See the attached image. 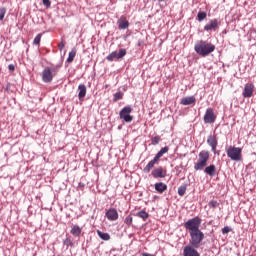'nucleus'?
I'll return each instance as SVG.
<instances>
[{
	"label": "nucleus",
	"mask_w": 256,
	"mask_h": 256,
	"mask_svg": "<svg viewBox=\"0 0 256 256\" xmlns=\"http://www.w3.org/2000/svg\"><path fill=\"white\" fill-rule=\"evenodd\" d=\"M194 50L200 57H207L215 51V45L205 40H200L195 44Z\"/></svg>",
	"instance_id": "1"
},
{
	"label": "nucleus",
	"mask_w": 256,
	"mask_h": 256,
	"mask_svg": "<svg viewBox=\"0 0 256 256\" xmlns=\"http://www.w3.org/2000/svg\"><path fill=\"white\" fill-rule=\"evenodd\" d=\"M165 153H169V146H165L160 149V151L155 155V157L146 165L143 169L144 173H149L155 165L159 163V159L165 155Z\"/></svg>",
	"instance_id": "2"
},
{
	"label": "nucleus",
	"mask_w": 256,
	"mask_h": 256,
	"mask_svg": "<svg viewBox=\"0 0 256 256\" xmlns=\"http://www.w3.org/2000/svg\"><path fill=\"white\" fill-rule=\"evenodd\" d=\"M207 161H209V151H201L198 154V160L194 164L195 171H203L207 167Z\"/></svg>",
	"instance_id": "3"
},
{
	"label": "nucleus",
	"mask_w": 256,
	"mask_h": 256,
	"mask_svg": "<svg viewBox=\"0 0 256 256\" xmlns=\"http://www.w3.org/2000/svg\"><path fill=\"white\" fill-rule=\"evenodd\" d=\"M190 246L199 248L201 247V243H203V239H205V233L201 230H196L194 232H190Z\"/></svg>",
	"instance_id": "4"
},
{
	"label": "nucleus",
	"mask_w": 256,
	"mask_h": 256,
	"mask_svg": "<svg viewBox=\"0 0 256 256\" xmlns=\"http://www.w3.org/2000/svg\"><path fill=\"white\" fill-rule=\"evenodd\" d=\"M242 153L243 149L240 147L229 146L226 149V155L231 161H241L243 159Z\"/></svg>",
	"instance_id": "5"
},
{
	"label": "nucleus",
	"mask_w": 256,
	"mask_h": 256,
	"mask_svg": "<svg viewBox=\"0 0 256 256\" xmlns=\"http://www.w3.org/2000/svg\"><path fill=\"white\" fill-rule=\"evenodd\" d=\"M201 218L199 216H196L192 219H189L184 223V228L186 231H189V233H193L195 231H199V227H201Z\"/></svg>",
	"instance_id": "6"
},
{
	"label": "nucleus",
	"mask_w": 256,
	"mask_h": 256,
	"mask_svg": "<svg viewBox=\"0 0 256 256\" xmlns=\"http://www.w3.org/2000/svg\"><path fill=\"white\" fill-rule=\"evenodd\" d=\"M132 111L133 108H131V106H125L122 108L119 113L120 119H123L125 123H131V121H133V116L131 115Z\"/></svg>",
	"instance_id": "7"
},
{
	"label": "nucleus",
	"mask_w": 256,
	"mask_h": 256,
	"mask_svg": "<svg viewBox=\"0 0 256 256\" xmlns=\"http://www.w3.org/2000/svg\"><path fill=\"white\" fill-rule=\"evenodd\" d=\"M125 55H127V50H125L124 48L120 49L119 52L117 51H113L111 52L107 57V61H115V60H119V59H123V57H125Z\"/></svg>",
	"instance_id": "8"
},
{
	"label": "nucleus",
	"mask_w": 256,
	"mask_h": 256,
	"mask_svg": "<svg viewBox=\"0 0 256 256\" xmlns=\"http://www.w3.org/2000/svg\"><path fill=\"white\" fill-rule=\"evenodd\" d=\"M254 91H255V85L253 83H246L244 85L242 97H244V99H251V97H253Z\"/></svg>",
	"instance_id": "9"
},
{
	"label": "nucleus",
	"mask_w": 256,
	"mask_h": 256,
	"mask_svg": "<svg viewBox=\"0 0 256 256\" xmlns=\"http://www.w3.org/2000/svg\"><path fill=\"white\" fill-rule=\"evenodd\" d=\"M53 71H55V69L51 67H46L42 71V81L44 83H51V81H53Z\"/></svg>",
	"instance_id": "10"
},
{
	"label": "nucleus",
	"mask_w": 256,
	"mask_h": 256,
	"mask_svg": "<svg viewBox=\"0 0 256 256\" xmlns=\"http://www.w3.org/2000/svg\"><path fill=\"white\" fill-rule=\"evenodd\" d=\"M217 116H215V112L213 108H208L204 114V123L206 124H213L215 123Z\"/></svg>",
	"instance_id": "11"
},
{
	"label": "nucleus",
	"mask_w": 256,
	"mask_h": 256,
	"mask_svg": "<svg viewBox=\"0 0 256 256\" xmlns=\"http://www.w3.org/2000/svg\"><path fill=\"white\" fill-rule=\"evenodd\" d=\"M207 144L209 145V147H211L212 153H214V155H219V151H217L218 141L217 136H215V134L208 136Z\"/></svg>",
	"instance_id": "12"
},
{
	"label": "nucleus",
	"mask_w": 256,
	"mask_h": 256,
	"mask_svg": "<svg viewBox=\"0 0 256 256\" xmlns=\"http://www.w3.org/2000/svg\"><path fill=\"white\" fill-rule=\"evenodd\" d=\"M220 23L221 21H219V19L214 18L204 26V31H217V29H219Z\"/></svg>",
	"instance_id": "13"
},
{
	"label": "nucleus",
	"mask_w": 256,
	"mask_h": 256,
	"mask_svg": "<svg viewBox=\"0 0 256 256\" xmlns=\"http://www.w3.org/2000/svg\"><path fill=\"white\" fill-rule=\"evenodd\" d=\"M151 175L154 179H163L167 177V170L163 169V167H158L152 170Z\"/></svg>",
	"instance_id": "14"
},
{
	"label": "nucleus",
	"mask_w": 256,
	"mask_h": 256,
	"mask_svg": "<svg viewBox=\"0 0 256 256\" xmlns=\"http://www.w3.org/2000/svg\"><path fill=\"white\" fill-rule=\"evenodd\" d=\"M197 249L198 248H195V246L186 245L183 249V256H201Z\"/></svg>",
	"instance_id": "15"
},
{
	"label": "nucleus",
	"mask_w": 256,
	"mask_h": 256,
	"mask_svg": "<svg viewBox=\"0 0 256 256\" xmlns=\"http://www.w3.org/2000/svg\"><path fill=\"white\" fill-rule=\"evenodd\" d=\"M105 217L108 221H117V219H119V212H117L115 208H110L106 211Z\"/></svg>",
	"instance_id": "16"
},
{
	"label": "nucleus",
	"mask_w": 256,
	"mask_h": 256,
	"mask_svg": "<svg viewBox=\"0 0 256 256\" xmlns=\"http://www.w3.org/2000/svg\"><path fill=\"white\" fill-rule=\"evenodd\" d=\"M118 29L125 30L129 28V21L124 16H121L117 21Z\"/></svg>",
	"instance_id": "17"
},
{
	"label": "nucleus",
	"mask_w": 256,
	"mask_h": 256,
	"mask_svg": "<svg viewBox=\"0 0 256 256\" xmlns=\"http://www.w3.org/2000/svg\"><path fill=\"white\" fill-rule=\"evenodd\" d=\"M204 173H206V175H209V177H215V175L217 174V167L215 166V164H211L204 169Z\"/></svg>",
	"instance_id": "18"
},
{
	"label": "nucleus",
	"mask_w": 256,
	"mask_h": 256,
	"mask_svg": "<svg viewBox=\"0 0 256 256\" xmlns=\"http://www.w3.org/2000/svg\"><path fill=\"white\" fill-rule=\"evenodd\" d=\"M195 96H187L180 100L181 105H193L195 104Z\"/></svg>",
	"instance_id": "19"
},
{
	"label": "nucleus",
	"mask_w": 256,
	"mask_h": 256,
	"mask_svg": "<svg viewBox=\"0 0 256 256\" xmlns=\"http://www.w3.org/2000/svg\"><path fill=\"white\" fill-rule=\"evenodd\" d=\"M78 98L79 99H84L85 95H87V86L85 84H80L78 86Z\"/></svg>",
	"instance_id": "20"
},
{
	"label": "nucleus",
	"mask_w": 256,
	"mask_h": 256,
	"mask_svg": "<svg viewBox=\"0 0 256 256\" xmlns=\"http://www.w3.org/2000/svg\"><path fill=\"white\" fill-rule=\"evenodd\" d=\"M157 193H165V191H167V184L163 183V182H158L154 185Z\"/></svg>",
	"instance_id": "21"
},
{
	"label": "nucleus",
	"mask_w": 256,
	"mask_h": 256,
	"mask_svg": "<svg viewBox=\"0 0 256 256\" xmlns=\"http://www.w3.org/2000/svg\"><path fill=\"white\" fill-rule=\"evenodd\" d=\"M81 227H79V225H73L72 229L70 230L71 235H73L74 237H80L81 236Z\"/></svg>",
	"instance_id": "22"
},
{
	"label": "nucleus",
	"mask_w": 256,
	"mask_h": 256,
	"mask_svg": "<svg viewBox=\"0 0 256 256\" xmlns=\"http://www.w3.org/2000/svg\"><path fill=\"white\" fill-rule=\"evenodd\" d=\"M97 235L102 239V241H109V239H111V235H109V233L102 232L101 230H97Z\"/></svg>",
	"instance_id": "23"
},
{
	"label": "nucleus",
	"mask_w": 256,
	"mask_h": 256,
	"mask_svg": "<svg viewBox=\"0 0 256 256\" xmlns=\"http://www.w3.org/2000/svg\"><path fill=\"white\" fill-rule=\"evenodd\" d=\"M75 55H77V49L73 48L68 54L67 63H73Z\"/></svg>",
	"instance_id": "24"
},
{
	"label": "nucleus",
	"mask_w": 256,
	"mask_h": 256,
	"mask_svg": "<svg viewBox=\"0 0 256 256\" xmlns=\"http://www.w3.org/2000/svg\"><path fill=\"white\" fill-rule=\"evenodd\" d=\"M136 217H140V219L146 221V219H149V213H147L145 210H141L137 212Z\"/></svg>",
	"instance_id": "25"
},
{
	"label": "nucleus",
	"mask_w": 256,
	"mask_h": 256,
	"mask_svg": "<svg viewBox=\"0 0 256 256\" xmlns=\"http://www.w3.org/2000/svg\"><path fill=\"white\" fill-rule=\"evenodd\" d=\"M207 19V12L199 11L197 14V21L201 23L202 21H205Z\"/></svg>",
	"instance_id": "26"
},
{
	"label": "nucleus",
	"mask_w": 256,
	"mask_h": 256,
	"mask_svg": "<svg viewBox=\"0 0 256 256\" xmlns=\"http://www.w3.org/2000/svg\"><path fill=\"white\" fill-rule=\"evenodd\" d=\"M185 193H187V185H181L180 187H178V195L180 197H183Z\"/></svg>",
	"instance_id": "27"
},
{
	"label": "nucleus",
	"mask_w": 256,
	"mask_h": 256,
	"mask_svg": "<svg viewBox=\"0 0 256 256\" xmlns=\"http://www.w3.org/2000/svg\"><path fill=\"white\" fill-rule=\"evenodd\" d=\"M124 223L126 227H131V225H133V217L131 215L126 216L124 219Z\"/></svg>",
	"instance_id": "28"
},
{
	"label": "nucleus",
	"mask_w": 256,
	"mask_h": 256,
	"mask_svg": "<svg viewBox=\"0 0 256 256\" xmlns=\"http://www.w3.org/2000/svg\"><path fill=\"white\" fill-rule=\"evenodd\" d=\"M161 143V136L156 135L151 139V145H159Z\"/></svg>",
	"instance_id": "29"
},
{
	"label": "nucleus",
	"mask_w": 256,
	"mask_h": 256,
	"mask_svg": "<svg viewBox=\"0 0 256 256\" xmlns=\"http://www.w3.org/2000/svg\"><path fill=\"white\" fill-rule=\"evenodd\" d=\"M6 13H7V8L1 7L0 8V21H3L5 19Z\"/></svg>",
	"instance_id": "30"
},
{
	"label": "nucleus",
	"mask_w": 256,
	"mask_h": 256,
	"mask_svg": "<svg viewBox=\"0 0 256 256\" xmlns=\"http://www.w3.org/2000/svg\"><path fill=\"white\" fill-rule=\"evenodd\" d=\"M208 207H211L212 209H215V208L219 207V202H217L216 200H211L208 203Z\"/></svg>",
	"instance_id": "31"
},
{
	"label": "nucleus",
	"mask_w": 256,
	"mask_h": 256,
	"mask_svg": "<svg viewBox=\"0 0 256 256\" xmlns=\"http://www.w3.org/2000/svg\"><path fill=\"white\" fill-rule=\"evenodd\" d=\"M120 99H123V94L122 92H116L114 94V101H120Z\"/></svg>",
	"instance_id": "32"
},
{
	"label": "nucleus",
	"mask_w": 256,
	"mask_h": 256,
	"mask_svg": "<svg viewBox=\"0 0 256 256\" xmlns=\"http://www.w3.org/2000/svg\"><path fill=\"white\" fill-rule=\"evenodd\" d=\"M231 231H233L231 227L225 226L224 228H222V235H227V233H231Z\"/></svg>",
	"instance_id": "33"
},
{
	"label": "nucleus",
	"mask_w": 256,
	"mask_h": 256,
	"mask_svg": "<svg viewBox=\"0 0 256 256\" xmlns=\"http://www.w3.org/2000/svg\"><path fill=\"white\" fill-rule=\"evenodd\" d=\"M41 34H38L35 38H34V41H33V44L34 45H40L41 43Z\"/></svg>",
	"instance_id": "34"
},
{
	"label": "nucleus",
	"mask_w": 256,
	"mask_h": 256,
	"mask_svg": "<svg viewBox=\"0 0 256 256\" xmlns=\"http://www.w3.org/2000/svg\"><path fill=\"white\" fill-rule=\"evenodd\" d=\"M42 3L44 5V7H47V9H49V7H51V0H42Z\"/></svg>",
	"instance_id": "35"
},
{
	"label": "nucleus",
	"mask_w": 256,
	"mask_h": 256,
	"mask_svg": "<svg viewBox=\"0 0 256 256\" xmlns=\"http://www.w3.org/2000/svg\"><path fill=\"white\" fill-rule=\"evenodd\" d=\"M63 243H64V245H66V247H69V246L73 245V242H71V241L69 240V238H66V239L63 241Z\"/></svg>",
	"instance_id": "36"
},
{
	"label": "nucleus",
	"mask_w": 256,
	"mask_h": 256,
	"mask_svg": "<svg viewBox=\"0 0 256 256\" xmlns=\"http://www.w3.org/2000/svg\"><path fill=\"white\" fill-rule=\"evenodd\" d=\"M58 49H59V51H63V49H65V42L61 41V42L58 44Z\"/></svg>",
	"instance_id": "37"
},
{
	"label": "nucleus",
	"mask_w": 256,
	"mask_h": 256,
	"mask_svg": "<svg viewBox=\"0 0 256 256\" xmlns=\"http://www.w3.org/2000/svg\"><path fill=\"white\" fill-rule=\"evenodd\" d=\"M8 69L9 71H15V65L13 64L8 65Z\"/></svg>",
	"instance_id": "38"
},
{
	"label": "nucleus",
	"mask_w": 256,
	"mask_h": 256,
	"mask_svg": "<svg viewBox=\"0 0 256 256\" xmlns=\"http://www.w3.org/2000/svg\"><path fill=\"white\" fill-rule=\"evenodd\" d=\"M142 256H155V255L149 254V253H142Z\"/></svg>",
	"instance_id": "39"
},
{
	"label": "nucleus",
	"mask_w": 256,
	"mask_h": 256,
	"mask_svg": "<svg viewBox=\"0 0 256 256\" xmlns=\"http://www.w3.org/2000/svg\"><path fill=\"white\" fill-rule=\"evenodd\" d=\"M159 1V3H162V1H165V0H158Z\"/></svg>",
	"instance_id": "40"
}]
</instances>
